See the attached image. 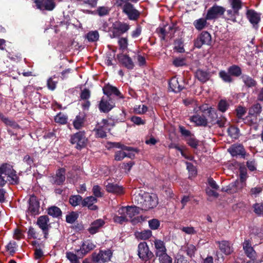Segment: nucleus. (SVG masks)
<instances>
[{"mask_svg":"<svg viewBox=\"0 0 263 263\" xmlns=\"http://www.w3.org/2000/svg\"><path fill=\"white\" fill-rule=\"evenodd\" d=\"M112 252L110 249L100 250V260L103 262H108L110 260Z\"/></svg>","mask_w":263,"mask_h":263,"instance_id":"31","label":"nucleus"},{"mask_svg":"<svg viewBox=\"0 0 263 263\" xmlns=\"http://www.w3.org/2000/svg\"><path fill=\"white\" fill-rule=\"evenodd\" d=\"M123 12L127 15L130 20H137L140 15V12L134 8L133 4L128 2L124 5Z\"/></svg>","mask_w":263,"mask_h":263,"instance_id":"8","label":"nucleus"},{"mask_svg":"<svg viewBox=\"0 0 263 263\" xmlns=\"http://www.w3.org/2000/svg\"><path fill=\"white\" fill-rule=\"evenodd\" d=\"M227 122V118L223 116H221L219 118L216 119L213 125L217 124L219 127L222 128L226 126Z\"/></svg>","mask_w":263,"mask_h":263,"instance_id":"56","label":"nucleus"},{"mask_svg":"<svg viewBox=\"0 0 263 263\" xmlns=\"http://www.w3.org/2000/svg\"><path fill=\"white\" fill-rule=\"evenodd\" d=\"M121 210L123 212H125L130 218H132L140 213V209L136 206L122 207Z\"/></svg>","mask_w":263,"mask_h":263,"instance_id":"25","label":"nucleus"},{"mask_svg":"<svg viewBox=\"0 0 263 263\" xmlns=\"http://www.w3.org/2000/svg\"><path fill=\"white\" fill-rule=\"evenodd\" d=\"M179 132L181 133V136L184 137L185 139L192 137V136H193V135H194V134H192L191 131L186 129L183 126H179Z\"/></svg>","mask_w":263,"mask_h":263,"instance_id":"55","label":"nucleus"},{"mask_svg":"<svg viewBox=\"0 0 263 263\" xmlns=\"http://www.w3.org/2000/svg\"><path fill=\"white\" fill-rule=\"evenodd\" d=\"M243 249L247 257L250 258H255L256 252L252 247L249 239L245 240L243 243Z\"/></svg>","mask_w":263,"mask_h":263,"instance_id":"19","label":"nucleus"},{"mask_svg":"<svg viewBox=\"0 0 263 263\" xmlns=\"http://www.w3.org/2000/svg\"><path fill=\"white\" fill-rule=\"evenodd\" d=\"M29 206L27 212L31 215L39 214L40 209V202L36 196L32 195L30 196L29 201Z\"/></svg>","mask_w":263,"mask_h":263,"instance_id":"11","label":"nucleus"},{"mask_svg":"<svg viewBox=\"0 0 263 263\" xmlns=\"http://www.w3.org/2000/svg\"><path fill=\"white\" fill-rule=\"evenodd\" d=\"M85 121V115L84 113L80 112L76 116L72 124L73 127L77 129H80L84 126Z\"/></svg>","mask_w":263,"mask_h":263,"instance_id":"20","label":"nucleus"},{"mask_svg":"<svg viewBox=\"0 0 263 263\" xmlns=\"http://www.w3.org/2000/svg\"><path fill=\"white\" fill-rule=\"evenodd\" d=\"M49 218L47 215L40 216L37 220L36 223L39 228L42 230H46L47 228H50Z\"/></svg>","mask_w":263,"mask_h":263,"instance_id":"21","label":"nucleus"},{"mask_svg":"<svg viewBox=\"0 0 263 263\" xmlns=\"http://www.w3.org/2000/svg\"><path fill=\"white\" fill-rule=\"evenodd\" d=\"M228 134L229 136L233 139H238L239 138V129L238 127L234 126H230L227 129Z\"/></svg>","mask_w":263,"mask_h":263,"instance_id":"41","label":"nucleus"},{"mask_svg":"<svg viewBox=\"0 0 263 263\" xmlns=\"http://www.w3.org/2000/svg\"><path fill=\"white\" fill-rule=\"evenodd\" d=\"M239 181L238 180H236L234 182H231L226 187H222L221 191L223 192H226L229 194H234L236 193L238 191V184Z\"/></svg>","mask_w":263,"mask_h":263,"instance_id":"29","label":"nucleus"},{"mask_svg":"<svg viewBox=\"0 0 263 263\" xmlns=\"http://www.w3.org/2000/svg\"><path fill=\"white\" fill-rule=\"evenodd\" d=\"M35 3L37 8L40 9L44 7L45 10L51 11L55 7L54 0H35Z\"/></svg>","mask_w":263,"mask_h":263,"instance_id":"16","label":"nucleus"},{"mask_svg":"<svg viewBox=\"0 0 263 263\" xmlns=\"http://www.w3.org/2000/svg\"><path fill=\"white\" fill-rule=\"evenodd\" d=\"M117 58L119 62L128 69H133L134 68V62L128 55L120 54L117 55Z\"/></svg>","mask_w":263,"mask_h":263,"instance_id":"17","label":"nucleus"},{"mask_svg":"<svg viewBox=\"0 0 263 263\" xmlns=\"http://www.w3.org/2000/svg\"><path fill=\"white\" fill-rule=\"evenodd\" d=\"M14 170L13 166L8 163H3L0 165V174L8 176Z\"/></svg>","mask_w":263,"mask_h":263,"instance_id":"35","label":"nucleus"},{"mask_svg":"<svg viewBox=\"0 0 263 263\" xmlns=\"http://www.w3.org/2000/svg\"><path fill=\"white\" fill-rule=\"evenodd\" d=\"M82 251L84 250L85 252H89L90 251L94 249L95 246L89 241H85L82 245Z\"/></svg>","mask_w":263,"mask_h":263,"instance_id":"61","label":"nucleus"},{"mask_svg":"<svg viewBox=\"0 0 263 263\" xmlns=\"http://www.w3.org/2000/svg\"><path fill=\"white\" fill-rule=\"evenodd\" d=\"M218 76L222 81L225 83L230 84L234 81V79L232 77L228 70L227 71L224 70H220L218 73Z\"/></svg>","mask_w":263,"mask_h":263,"instance_id":"28","label":"nucleus"},{"mask_svg":"<svg viewBox=\"0 0 263 263\" xmlns=\"http://www.w3.org/2000/svg\"><path fill=\"white\" fill-rule=\"evenodd\" d=\"M152 235V232L150 230H145L141 232L137 231L135 233L136 238L140 240H146Z\"/></svg>","mask_w":263,"mask_h":263,"instance_id":"30","label":"nucleus"},{"mask_svg":"<svg viewBox=\"0 0 263 263\" xmlns=\"http://www.w3.org/2000/svg\"><path fill=\"white\" fill-rule=\"evenodd\" d=\"M195 77L197 79L202 83H205L212 77L211 73L208 70H203L202 69H198L195 73Z\"/></svg>","mask_w":263,"mask_h":263,"instance_id":"14","label":"nucleus"},{"mask_svg":"<svg viewBox=\"0 0 263 263\" xmlns=\"http://www.w3.org/2000/svg\"><path fill=\"white\" fill-rule=\"evenodd\" d=\"M190 121L191 122L195 123L197 126L206 127L208 125V119L204 116H200L199 115H195L190 117Z\"/></svg>","mask_w":263,"mask_h":263,"instance_id":"18","label":"nucleus"},{"mask_svg":"<svg viewBox=\"0 0 263 263\" xmlns=\"http://www.w3.org/2000/svg\"><path fill=\"white\" fill-rule=\"evenodd\" d=\"M186 143L193 148H197L199 145V140L196 138L194 135L191 137L186 139Z\"/></svg>","mask_w":263,"mask_h":263,"instance_id":"45","label":"nucleus"},{"mask_svg":"<svg viewBox=\"0 0 263 263\" xmlns=\"http://www.w3.org/2000/svg\"><path fill=\"white\" fill-rule=\"evenodd\" d=\"M118 43L119 46V49L124 52L127 49L128 46L127 37H121L118 38Z\"/></svg>","mask_w":263,"mask_h":263,"instance_id":"43","label":"nucleus"},{"mask_svg":"<svg viewBox=\"0 0 263 263\" xmlns=\"http://www.w3.org/2000/svg\"><path fill=\"white\" fill-rule=\"evenodd\" d=\"M228 70L232 77H239L242 74L241 68L236 65H233L228 67Z\"/></svg>","mask_w":263,"mask_h":263,"instance_id":"36","label":"nucleus"},{"mask_svg":"<svg viewBox=\"0 0 263 263\" xmlns=\"http://www.w3.org/2000/svg\"><path fill=\"white\" fill-rule=\"evenodd\" d=\"M226 11V10L224 7L215 4L208 10L206 14V19H208V20L217 19L223 15Z\"/></svg>","mask_w":263,"mask_h":263,"instance_id":"6","label":"nucleus"},{"mask_svg":"<svg viewBox=\"0 0 263 263\" xmlns=\"http://www.w3.org/2000/svg\"><path fill=\"white\" fill-rule=\"evenodd\" d=\"M84 132L80 131L72 135L70 138V142L72 144H76V147L78 149H81L86 146L87 142Z\"/></svg>","mask_w":263,"mask_h":263,"instance_id":"7","label":"nucleus"},{"mask_svg":"<svg viewBox=\"0 0 263 263\" xmlns=\"http://www.w3.org/2000/svg\"><path fill=\"white\" fill-rule=\"evenodd\" d=\"M90 96V91L87 88H84V89L81 90V92L80 94V98L83 100H88Z\"/></svg>","mask_w":263,"mask_h":263,"instance_id":"62","label":"nucleus"},{"mask_svg":"<svg viewBox=\"0 0 263 263\" xmlns=\"http://www.w3.org/2000/svg\"><path fill=\"white\" fill-rule=\"evenodd\" d=\"M158 204V199L156 194L147 195L145 196V199L142 203V209L147 211L153 209Z\"/></svg>","mask_w":263,"mask_h":263,"instance_id":"9","label":"nucleus"},{"mask_svg":"<svg viewBox=\"0 0 263 263\" xmlns=\"http://www.w3.org/2000/svg\"><path fill=\"white\" fill-rule=\"evenodd\" d=\"M106 189L107 192L113 193L118 194H121L123 193V188L122 186H119L117 184L107 183L105 184Z\"/></svg>","mask_w":263,"mask_h":263,"instance_id":"26","label":"nucleus"},{"mask_svg":"<svg viewBox=\"0 0 263 263\" xmlns=\"http://www.w3.org/2000/svg\"><path fill=\"white\" fill-rule=\"evenodd\" d=\"M239 173L240 181L241 183L245 182L248 177L247 168L243 163H240L239 166Z\"/></svg>","mask_w":263,"mask_h":263,"instance_id":"32","label":"nucleus"},{"mask_svg":"<svg viewBox=\"0 0 263 263\" xmlns=\"http://www.w3.org/2000/svg\"><path fill=\"white\" fill-rule=\"evenodd\" d=\"M138 255L143 261H151L154 257L153 253L149 250L147 243L141 242L138 246Z\"/></svg>","mask_w":263,"mask_h":263,"instance_id":"2","label":"nucleus"},{"mask_svg":"<svg viewBox=\"0 0 263 263\" xmlns=\"http://www.w3.org/2000/svg\"><path fill=\"white\" fill-rule=\"evenodd\" d=\"M242 81L248 88L254 87L257 85L256 81L248 75H243L241 77Z\"/></svg>","mask_w":263,"mask_h":263,"instance_id":"34","label":"nucleus"},{"mask_svg":"<svg viewBox=\"0 0 263 263\" xmlns=\"http://www.w3.org/2000/svg\"><path fill=\"white\" fill-rule=\"evenodd\" d=\"M86 38L89 42L97 41L99 39V32L97 30L89 31L86 34Z\"/></svg>","mask_w":263,"mask_h":263,"instance_id":"44","label":"nucleus"},{"mask_svg":"<svg viewBox=\"0 0 263 263\" xmlns=\"http://www.w3.org/2000/svg\"><path fill=\"white\" fill-rule=\"evenodd\" d=\"M102 87L103 96L100 101V111L108 113L114 107L116 103L124 99V96L119 89L109 83H105Z\"/></svg>","mask_w":263,"mask_h":263,"instance_id":"1","label":"nucleus"},{"mask_svg":"<svg viewBox=\"0 0 263 263\" xmlns=\"http://www.w3.org/2000/svg\"><path fill=\"white\" fill-rule=\"evenodd\" d=\"M246 167L251 172H254L257 170V163L255 159L250 160L246 162Z\"/></svg>","mask_w":263,"mask_h":263,"instance_id":"59","label":"nucleus"},{"mask_svg":"<svg viewBox=\"0 0 263 263\" xmlns=\"http://www.w3.org/2000/svg\"><path fill=\"white\" fill-rule=\"evenodd\" d=\"M160 225V221L156 218L152 219L148 221V226L151 229L155 230L159 228Z\"/></svg>","mask_w":263,"mask_h":263,"instance_id":"58","label":"nucleus"},{"mask_svg":"<svg viewBox=\"0 0 263 263\" xmlns=\"http://www.w3.org/2000/svg\"><path fill=\"white\" fill-rule=\"evenodd\" d=\"M186 59L185 58H175L173 61V64L175 67H181L186 65Z\"/></svg>","mask_w":263,"mask_h":263,"instance_id":"54","label":"nucleus"},{"mask_svg":"<svg viewBox=\"0 0 263 263\" xmlns=\"http://www.w3.org/2000/svg\"><path fill=\"white\" fill-rule=\"evenodd\" d=\"M175 261L176 263H189L184 256L179 254H177Z\"/></svg>","mask_w":263,"mask_h":263,"instance_id":"64","label":"nucleus"},{"mask_svg":"<svg viewBox=\"0 0 263 263\" xmlns=\"http://www.w3.org/2000/svg\"><path fill=\"white\" fill-rule=\"evenodd\" d=\"M254 212L258 216H263V204L262 203H255L253 204Z\"/></svg>","mask_w":263,"mask_h":263,"instance_id":"52","label":"nucleus"},{"mask_svg":"<svg viewBox=\"0 0 263 263\" xmlns=\"http://www.w3.org/2000/svg\"><path fill=\"white\" fill-rule=\"evenodd\" d=\"M212 36L207 31H203L194 40V46L198 49L201 48L203 45L210 46L212 44Z\"/></svg>","mask_w":263,"mask_h":263,"instance_id":"5","label":"nucleus"},{"mask_svg":"<svg viewBox=\"0 0 263 263\" xmlns=\"http://www.w3.org/2000/svg\"><path fill=\"white\" fill-rule=\"evenodd\" d=\"M68 118L67 116L64 115L61 112L58 113L54 117V121L60 124H65L67 122Z\"/></svg>","mask_w":263,"mask_h":263,"instance_id":"46","label":"nucleus"},{"mask_svg":"<svg viewBox=\"0 0 263 263\" xmlns=\"http://www.w3.org/2000/svg\"><path fill=\"white\" fill-rule=\"evenodd\" d=\"M220 251L226 255H230L233 252V248L231 243L228 240H222L216 242Z\"/></svg>","mask_w":263,"mask_h":263,"instance_id":"15","label":"nucleus"},{"mask_svg":"<svg viewBox=\"0 0 263 263\" xmlns=\"http://www.w3.org/2000/svg\"><path fill=\"white\" fill-rule=\"evenodd\" d=\"M47 213L53 218H60L62 215L61 210L56 206H51L48 208L47 210Z\"/></svg>","mask_w":263,"mask_h":263,"instance_id":"33","label":"nucleus"},{"mask_svg":"<svg viewBox=\"0 0 263 263\" xmlns=\"http://www.w3.org/2000/svg\"><path fill=\"white\" fill-rule=\"evenodd\" d=\"M208 19H206V16L205 15L204 18L202 17L195 20L193 22V25L196 30L201 31L208 26Z\"/></svg>","mask_w":263,"mask_h":263,"instance_id":"27","label":"nucleus"},{"mask_svg":"<svg viewBox=\"0 0 263 263\" xmlns=\"http://www.w3.org/2000/svg\"><path fill=\"white\" fill-rule=\"evenodd\" d=\"M231 8L239 12L242 8V2L240 0H231Z\"/></svg>","mask_w":263,"mask_h":263,"instance_id":"60","label":"nucleus"},{"mask_svg":"<svg viewBox=\"0 0 263 263\" xmlns=\"http://www.w3.org/2000/svg\"><path fill=\"white\" fill-rule=\"evenodd\" d=\"M230 106V104L228 101L224 99H221L217 104V109L221 112H225Z\"/></svg>","mask_w":263,"mask_h":263,"instance_id":"40","label":"nucleus"},{"mask_svg":"<svg viewBox=\"0 0 263 263\" xmlns=\"http://www.w3.org/2000/svg\"><path fill=\"white\" fill-rule=\"evenodd\" d=\"M66 257L71 263H79L77 255L73 253L67 252L66 253Z\"/></svg>","mask_w":263,"mask_h":263,"instance_id":"63","label":"nucleus"},{"mask_svg":"<svg viewBox=\"0 0 263 263\" xmlns=\"http://www.w3.org/2000/svg\"><path fill=\"white\" fill-rule=\"evenodd\" d=\"M156 256L158 257L159 263H172V258L166 252Z\"/></svg>","mask_w":263,"mask_h":263,"instance_id":"42","label":"nucleus"},{"mask_svg":"<svg viewBox=\"0 0 263 263\" xmlns=\"http://www.w3.org/2000/svg\"><path fill=\"white\" fill-rule=\"evenodd\" d=\"M79 215L76 212H71L66 216V221L68 223H73L78 219Z\"/></svg>","mask_w":263,"mask_h":263,"instance_id":"51","label":"nucleus"},{"mask_svg":"<svg viewBox=\"0 0 263 263\" xmlns=\"http://www.w3.org/2000/svg\"><path fill=\"white\" fill-rule=\"evenodd\" d=\"M83 200L82 197L79 195H71L69 198V202L72 206L82 205Z\"/></svg>","mask_w":263,"mask_h":263,"instance_id":"38","label":"nucleus"},{"mask_svg":"<svg viewBox=\"0 0 263 263\" xmlns=\"http://www.w3.org/2000/svg\"><path fill=\"white\" fill-rule=\"evenodd\" d=\"M228 152L233 157H240L245 158L246 156V152L241 144H234L228 149Z\"/></svg>","mask_w":263,"mask_h":263,"instance_id":"10","label":"nucleus"},{"mask_svg":"<svg viewBox=\"0 0 263 263\" xmlns=\"http://www.w3.org/2000/svg\"><path fill=\"white\" fill-rule=\"evenodd\" d=\"M23 161L29 166V168H31L32 166H35L34 164L35 159L33 156H30L28 154L26 155L24 157Z\"/></svg>","mask_w":263,"mask_h":263,"instance_id":"48","label":"nucleus"},{"mask_svg":"<svg viewBox=\"0 0 263 263\" xmlns=\"http://www.w3.org/2000/svg\"><path fill=\"white\" fill-rule=\"evenodd\" d=\"M155 250V255H158L161 253L166 252L167 250L165 247V243L163 241L155 239L154 241Z\"/></svg>","mask_w":263,"mask_h":263,"instance_id":"22","label":"nucleus"},{"mask_svg":"<svg viewBox=\"0 0 263 263\" xmlns=\"http://www.w3.org/2000/svg\"><path fill=\"white\" fill-rule=\"evenodd\" d=\"M185 79L183 77L180 78L176 76L171 79L168 82L169 89L175 93H178L185 89Z\"/></svg>","mask_w":263,"mask_h":263,"instance_id":"3","label":"nucleus"},{"mask_svg":"<svg viewBox=\"0 0 263 263\" xmlns=\"http://www.w3.org/2000/svg\"><path fill=\"white\" fill-rule=\"evenodd\" d=\"M66 170L64 168H60L54 176L52 177V183L58 185H62L65 181Z\"/></svg>","mask_w":263,"mask_h":263,"instance_id":"13","label":"nucleus"},{"mask_svg":"<svg viewBox=\"0 0 263 263\" xmlns=\"http://www.w3.org/2000/svg\"><path fill=\"white\" fill-rule=\"evenodd\" d=\"M181 250L185 252L186 255L191 258L195 256V252L197 251V249L194 245L189 243L182 246Z\"/></svg>","mask_w":263,"mask_h":263,"instance_id":"24","label":"nucleus"},{"mask_svg":"<svg viewBox=\"0 0 263 263\" xmlns=\"http://www.w3.org/2000/svg\"><path fill=\"white\" fill-rule=\"evenodd\" d=\"M262 111V107L259 103H256L252 105L249 109L248 116L254 117L256 118L260 115Z\"/></svg>","mask_w":263,"mask_h":263,"instance_id":"23","label":"nucleus"},{"mask_svg":"<svg viewBox=\"0 0 263 263\" xmlns=\"http://www.w3.org/2000/svg\"><path fill=\"white\" fill-rule=\"evenodd\" d=\"M88 231L91 234H96L99 231V219H96L91 223Z\"/></svg>","mask_w":263,"mask_h":263,"instance_id":"50","label":"nucleus"},{"mask_svg":"<svg viewBox=\"0 0 263 263\" xmlns=\"http://www.w3.org/2000/svg\"><path fill=\"white\" fill-rule=\"evenodd\" d=\"M246 16L250 23L255 29L258 28V23L260 21V15L253 9L247 11Z\"/></svg>","mask_w":263,"mask_h":263,"instance_id":"12","label":"nucleus"},{"mask_svg":"<svg viewBox=\"0 0 263 263\" xmlns=\"http://www.w3.org/2000/svg\"><path fill=\"white\" fill-rule=\"evenodd\" d=\"M227 13L228 17L226 18L233 22H236V16L238 15L239 12L235 10L231 9L227 10Z\"/></svg>","mask_w":263,"mask_h":263,"instance_id":"47","label":"nucleus"},{"mask_svg":"<svg viewBox=\"0 0 263 263\" xmlns=\"http://www.w3.org/2000/svg\"><path fill=\"white\" fill-rule=\"evenodd\" d=\"M246 112V108L241 106H238L236 109V117L238 119L244 120L242 117Z\"/></svg>","mask_w":263,"mask_h":263,"instance_id":"53","label":"nucleus"},{"mask_svg":"<svg viewBox=\"0 0 263 263\" xmlns=\"http://www.w3.org/2000/svg\"><path fill=\"white\" fill-rule=\"evenodd\" d=\"M6 125L12 127L13 128H19L20 125L14 120H10L8 117H5L3 122Z\"/></svg>","mask_w":263,"mask_h":263,"instance_id":"57","label":"nucleus"},{"mask_svg":"<svg viewBox=\"0 0 263 263\" xmlns=\"http://www.w3.org/2000/svg\"><path fill=\"white\" fill-rule=\"evenodd\" d=\"M8 180L11 185H17L20 183V178L16 171L14 169L8 176Z\"/></svg>","mask_w":263,"mask_h":263,"instance_id":"37","label":"nucleus"},{"mask_svg":"<svg viewBox=\"0 0 263 263\" xmlns=\"http://www.w3.org/2000/svg\"><path fill=\"white\" fill-rule=\"evenodd\" d=\"M93 196H89L85 198L82 202V207L87 206L89 210H96L98 207L97 205H94V203L97 202V199L96 197H99V185H95L93 187Z\"/></svg>","mask_w":263,"mask_h":263,"instance_id":"4","label":"nucleus"},{"mask_svg":"<svg viewBox=\"0 0 263 263\" xmlns=\"http://www.w3.org/2000/svg\"><path fill=\"white\" fill-rule=\"evenodd\" d=\"M174 50L178 53H184L185 49L183 47V41L182 39H177L174 41Z\"/></svg>","mask_w":263,"mask_h":263,"instance_id":"39","label":"nucleus"},{"mask_svg":"<svg viewBox=\"0 0 263 263\" xmlns=\"http://www.w3.org/2000/svg\"><path fill=\"white\" fill-rule=\"evenodd\" d=\"M208 117L210 120V122L213 124L217 117V114L215 109L212 107H210V109L207 112Z\"/></svg>","mask_w":263,"mask_h":263,"instance_id":"49","label":"nucleus"}]
</instances>
